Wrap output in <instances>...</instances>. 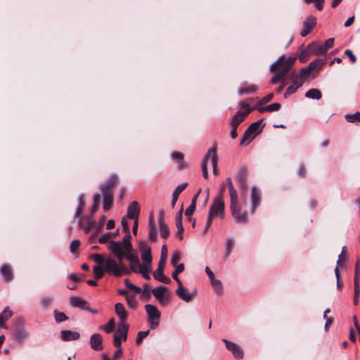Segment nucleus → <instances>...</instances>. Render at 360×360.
<instances>
[{
  "label": "nucleus",
  "instance_id": "nucleus-39",
  "mask_svg": "<svg viewBox=\"0 0 360 360\" xmlns=\"http://www.w3.org/2000/svg\"><path fill=\"white\" fill-rule=\"evenodd\" d=\"M345 118L347 122L350 123H360V112H356L354 114H347Z\"/></svg>",
  "mask_w": 360,
  "mask_h": 360
},
{
  "label": "nucleus",
  "instance_id": "nucleus-60",
  "mask_svg": "<svg viewBox=\"0 0 360 360\" xmlns=\"http://www.w3.org/2000/svg\"><path fill=\"white\" fill-rule=\"evenodd\" d=\"M139 250L141 252V254H142V252H148V251H149V252L151 251L150 247L145 241H141L139 243Z\"/></svg>",
  "mask_w": 360,
  "mask_h": 360
},
{
  "label": "nucleus",
  "instance_id": "nucleus-51",
  "mask_svg": "<svg viewBox=\"0 0 360 360\" xmlns=\"http://www.w3.org/2000/svg\"><path fill=\"white\" fill-rule=\"evenodd\" d=\"M127 304L132 309H136L137 306V301L135 295H127L126 297Z\"/></svg>",
  "mask_w": 360,
  "mask_h": 360
},
{
  "label": "nucleus",
  "instance_id": "nucleus-34",
  "mask_svg": "<svg viewBox=\"0 0 360 360\" xmlns=\"http://www.w3.org/2000/svg\"><path fill=\"white\" fill-rule=\"evenodd\" d=\"M129 328V326L127 323V321H120V323L117 324V328L114 335L120 337L123 333H125L126 331H128Z\"/></svg>",
  "mask_w": 360,
  "mask_h": 360
},
{
  "label": "nucleus",
  "instance_id": "nucleus-36",
  "mask_svg": "<svg viewBox=\"0 0 360 360\" xmlns=\"http://www.w3.org/2000/svg\"><path fill=\"white\" fill-rule=\"evenodd\" d=\"M159 226L160 236L165 239L167 238L170 235V231L165 221H162V219L160 220Z\"/></svg>",
  "mask_w": 360,
  "mask_h": 360
},
{
  "label": "nucleus",
  "instance_id": "nucleus-30",
  "mask_svg": "<svg viewBox=\"0 0 360 360\" xmlns=\"http://www.w3.org/2000/svg\"><path fill=\"white\" fill-rule=\"evenodd\" d=\"M103 196V208L105 211L110 210L113 203V193H102Z\"/></svg>",
  "mask_w": 360,
  "mask_h": 360
},
{
  "label": "nucleus",
  "instance_id": "nucleus-35",
  "mask_svg": "<svg viewBox=\"0 0 360 360\" xmlns=\"http://www.w3.org/2000/svg\"><path fill=\"white\" fill-rule=\"evenodd\" d=\"M226 181L229 191L231 200H235L236 198H238V195L237 192L233 187L231 179L230 177L226 178Z\"/></svg>",
  "mask_w": 360,
  "mask_h": 360
},
{
  "label": "nucleus",
  "instance_id": "nucleus-27",
  "mask_svg": "<svg viewBox=\"0 0 360 360\" xmlns=\"http://www.w3.org/2000/svg\"><path fill=\"white\" fill-rule=\"evenodd\" d=\"M188 186L187 183H184L182 184L179 185L172 193V207H174L176 202L178 200L179 195L184 191V189Z\"/></svg>",
  "mask_w": 360,
  "mask_h": 360
},
{
  "label": "nucleus",
  "instance_id": "nucleus-3",
  "mask_svg": "<svg viewBox=\"0 0 360 360\" xmlns=\"http://www.w3.org/2000/svg\"><path fill=\"white\" fill-rule=\"evenodd\" d=\"M224 209V201L223 197H221V194H218L214 198V201L210 208L207 221L204 230L205 233L208 231L212 224L213 219L215 217H219L221 219H224L225 217Z\"/></svg>",
  "mask_w": 360,
  "mask_h": 360
},
{
  "label": "nucleus",
  "instance_id": "nucleus-28",
  "mask_svg": "<svg viewBox=\"0 0 360 360\" xmlns=\"http://www.w3.org/2000/svg\"><path fill=\"white\" fill-rule=\"evenodd\" d=\"M172 157L174 160H177L179 169H184L187 167L186 162L184 160V154L178 151L173 152Z\"/></svg>",
  "mask_w": 360,
  "mask_h": 360
},
{
  "label": "nucleus",
  "instance_id": "nucleus-1",
  "mask_svg": "<svg viewBox=\"0 0 360 360\" xmlns=\"http://www.w3.org/2000/svg\"><path fill=\"white\" fill-rule=\"evenodd\" d=\"M90 258L99 265L103 264L106 273L115 277H121L130 274V270L125 264L111 257L105 259L100 254H92Z\"/></svg>",
  "mask_w": 360,
  "mask_h": 360
},
{
  "label": "nucleus",
  "instance_id": "nucleus-62",
  "mask_svg": "<svg viewBox=\"0 0 360 360\" xmlns=\"http://www.w3.org/2000/svg\"><path fill=\"white\" fill-rule=\"evenodd\" d=\"M297 89H298L292 84L287 88L285 92L284 93V97L287 98L288 96H290L291 94L295 93Z\"/></svg>",
  "mask_w": 360,
  "mask_h": 360
},
{
  "label": "nucleus",
  "instance_id": "nucleus-59",
  "mask_svg": "<svg viewBox=\"0 0 360 360\" xmlns=\"http://www.w3.org/2000/svg\"><path fill=\"white\" fill-rule=\"evenodd\" d=\"M274 98V94L273 93H270L269 94H267L266 96H264V98H262L257 103V105H263L267 103H269V101H271Z\"/></svg>",
  "mask_w": 360,
  "mask_h": 360
},
{
  "label": "nucleus",
  "instance_id": "nucleus-50",
  "mask_svg": "<svg viewBox=\"0 0 360 360\" xmlns=\"http://www.w3.org/2000/svg\"><path fill=\"white\" fill-rule=\"evenodd\" d=\"M150 333V330L146 331H139L137 334L136 343L137 345H141L143 342V340L146 338Z\"/></svg>",
  "mask_w": 360,
  "mask_h": 360
},
{
  "label": "nucleus",
  "instance_id": "nucleus-44",
  "mask_svg": "<svg viewBox=\"0 0 360 360\" xmlns=\"http://www.w3.org/2000/svg\"><path fill=\"white\" fill-rule=\"evenodd\" d=\"M310 55H312V54L310 51V49H309V46H307L306 47V49H304L301 52L300 57H299L300 61L302 63H306L309 60Z\"/></svg>",
  "mask_w": 360,
  "mask_h": 360
},
{
  "label": "nucleus",
  "instance_id": "nucleus-58",
  "mask_svg": "<svg viewBox=\"0 0 360 360\" xmlns=\"http://www.w3.org/2000/svg\"><path fill=\"white\" fill-rule=\"evenodd\" d=\"M181 259V254L179 252H175L171 258V264L174 266H176Z\"/></svg>",
  "mask_w": 360,
  "mask_h": 360
},
{
  "label": "nucleus",
  "instance_id": "nucleus-63",
  "mask_svg": "<svg viewBox=\"0 0 360 360\" xmlns=\"http://www.w3.org/2000/svg\"><path fill=\"white\" fill-rule=\"evenodd\" d=\"M281 108V105L279 103H274L266 106L268 112L278 111Z\"/></svg>",
  "mask_w": 360,
  "mask_h": 360
},
{
  "label": "nucleus",
  "instance_id": "nucleus-45",
  "mask_svg": "<svg viewBox=\"0 0 360 360\" xmlns=\"http://www.w3.org/2000/svg\"><path fill=\"white\" fill-rule=\"evenodd\" d=\"M141 259L143 262L142 265L151 266V263H152V260H153L151 251L150 252L148 251V252H142Z\"/></svg>",
  "mask_w": 360,
  "mask_h": 360
},
{
  "label": "nucleus",
  "instance_id": "nucleus-61",
  "mask_svg": "<svg viewBox=\"0 0 360 360\" xmlns=\"http://www.w3.org/2000/svg\"><path fill=\"white\" fill-rule=\"evenodd\" d=\"M182 214H183V207H181V209L178 212L176 217V228L179 227H184L182 224Z\"/></svg>",
  "mask_w": 360,
  "mask_h": 360
},
{
  "label": "nucleus",
  "instance_id": "nucleus-10",
  "mask_svg": "<svg viewBox=\"0 0 360 360\" xmlns=\"http://www.w3.org/2000/svg\"><path fill=\"white\" fill-rule=\"evenodd\" d=\"M70 304L73 307L79 308L80 309L90 311L92 314H98V310L90 308L88 302L80 297H71L70 298Z\"/></svg>",
  "mask_w": 360,
  "mask_h": 360
},
{
  "label": "nucleus",
  "instance_id": "nucleus-11",
  "mask_svg": "<svg viewBox=\"0 0 360 360\" xmlns=\"http://www.w3.org/2000/svg\"><path fill=\"white\" fill-rule=\"evenodd\" d=\"M222 341L226 344V349L232 353L234 358L238 359L243 358V350L238 345L226 339H222Z\"/></svg>",
  "mask_w": 360,
  "mask_h": 360
},
{
  "label": "nucleus",
  "instance_id": "nucleus-20",
  "mask_svg": "<svg viewBox=\"0 0 360 360\" xmlns=\"http://www.w3.org/2000/svg\"><path fill=\"white\" fill-rule=\"evenodd\" d=\"M80 334L77 331L64 330L60 332V338L65 342L73 341L79 339Z\"/></svg>",
  "mask_w": 360,
  "mask_h": 360
},
{
  "label": "nucleus",
  "instance_id": "nucleus-2",
  "mask_svg": "<svg viewBox=\"0 0 360 360\" xmlns=\"http://www.w3.org/2000/svg\"><path fill=\"white\" fill-rule=\"evenodd\" d=\"M131 236L127 233L122 239V241L110 240L108 249L114 254L118 262H122L124 259L125 252L130 253L133 252V246L131 243Z\"/></svg>",
  "mask_w": 360,
  "mask_h": 360
},
{
  "label": "nucleus",
  "instance_id": "nucleus-64",
  "mask_svg": "<svg viewBox=\"0 0 360 360\" xmlns=\"http://www.w3.org/2000/svg\"><path fill=\"white\" fill-rule=\"evenodd\" d=\"M112 237L111 233H106L101 236L98 239V243L101 244L106 243L109 241L110 238Z\"/></svg>",
  "mask_w": 360,
  "mask_h": 360
},
{
  "label": "nucleus",
  "instance_id": "nucleus-54",
  "mask_svg": "<svg viewBox=\"0 0 360 360\" xmlns=\"http://www.w3.org/2000/svg\"><path fill=\"white\" fill-rule=\"evenodd\" d=\"M115 321L113 319H110L108 323L103 327L107 333H110L115 330Z\"/></svg>",
  "mask_w": 360,
  "mask_h": 360
},
{
  "label": "nucleus",
  "instance_id": "nucleus-24",
  "mask_svg": "<svg viewBox=\"0 0 360 360\" xmlns=\"http://www.w3.org/2000/svg\"><path fill=\"white\" fill-rule=\"evenodd\" d=\"M115 310L120 321H127V319L128 318V313L126 311L123 304L117 303L115 305Z\"/></svg>",
  "mask_w": 360,
  "mask_h": 360
},
{
  "label": "nucleus",
  "instance_id": "nucleus-40",
  "mask_svg": "<svg viewBox=\"0 0 360 360\" xmlns=\"http://www.w3.org/2000/svg\"><path fill=\"white\" fill-rule=\"evenodd\" d=\"M263 122V120H259L255 122L252 123L248 127V132H251L252 134L254 133H259L261 131L262 129H260V126Z\"/></svg>",
  "mask_w": 360,
  "mask_h": 360
},
{
  "label": "nucleus",
  "instance_id": "nucleus-32",
  "mask_svg": "<svg viewBox=\"0 0 360 360\" xmlns=\"http://www.w3.org/2000/svg\"><path fill=\"white\" fill-rule=\"evenodd\" d=\"M308 46L312 55L325 54L323 45L321 44L318 42H313L309 44Z\"/></svg>",
  "mask_w": 360,
  "mask_h": 360
},
{
  "label": "nucleus",
  "instance_id": "nucleus-13",
  "mask_svg": "<svg viewBox=\"0 0 360 360\" xmlns=\"http://www.w3.org/2000/svg\"><path fill=\"white\" fill-rule=\"evenodd\" d=\"M166 262H159L158 266L156 271L153 273V277L155 280L162 282L165 284H169L171 279L164 274V269Z\"/></svg>",
  "mask_w": 360,
  "mask_h": 360
},
{
  "label": "nucleus",
  "instance_id": "nucleus-37",
  "mask_svg": "<svg viewBox=\"0 0 360 360\" xmlns=\"http://www.w3.org/2000/svg\"><path fill=\"white\" fill-rule=\"evenodd\" d=\"M305 96L309 98L319 100L321 98L322 94L318 89H311L306 92Z\"/></svg>",
  "mask_w": 360,
  "mask_h": 360
},
{
  "label": "nucleus",
  "instance_id": "nucleus-15",
  "mask_svg": "<svg viewBox=\"0 0 360 360\" xmlns=\"http://www.w3.org/2000/svg\"><path fill=\"white\" fill-rule=\"evenodd\" d=\"M123 255L124 258L130 262V270L132 272L138 273V267L139 268L141 266L139 257L134 255L132 252H130V253L125 252Z\"/></svg>",
  "mask_w": 360,
  "mask_h": 360
},
{
  "label": "nucleus",
  "instance_id": "nucleus-29",
  "mask_svg": "<svg viewBox=\"0 0 360 360\" xmlns=\"http://www.w3.org/2000/svg\"><path fill=\"white\" fill-rule=\"evenodd\" d=\"M13 312L8 307H6L0 314V327L7 328L6 321L12 316Z\"/></svg>",
  "mask_w": 360,
  "mask_h": 360
},
{
  "label": "nucleus",
  "instance_id": "nucleus-25",
  "mask_svg": "<svg viewBox=\"0 0 360 360\" xmlns=\"http://www.w3.org/2000/svg\"><path fill=\"white\" fill-rule=\"evenodd\" d=\"M168 290L166 286L160 285L152 290L153 295L161 304H163L165 300V293Z\"/></svg>",
  "mask_w": 360,
  "mask_h": 360
},
{
  "label": "nucleus",
  "instance_id": "nucleus-33",
  "mask_svg": "<svg viewBox=\"0 0 360 360\" xmlns=\"http://www.w3.org/2000/svg\"><path fill=\"white\" fill-rule=\"evenodd\" d=\"M325 64V59L324 58H316V60L311 61L308 67H309V69H310L312 71L315 70H319L320 69L322 68V67Z\"/></svg>",
  "mask_w": 360,
  "mask_h": 360
},
{
  "label": "nucleus",
  "instance_id": "nucleus-23",
  "mask_svg": "<svg viewBox=\"0 0 360 360\" xmlns=\"http://www.w3.org/2000/svg\"><path fill=\"white\" fill-rule=\"evenodd\" d=\"M94 224L95 221L92 219L91 216L82 219L79 223V227L84 229L86 233H89Z\"/></svg>",
  "mask_w": 360,
  "mask_h": 360
},
{
  "label": "nucleus",
  "instance_id": "nucleus-46",
  "mask_svg": "<svg viewBox=\"0 0 360 360\" xmlns=\"http://www.w3.org/2000/svg\"><path fill=\"white\" fill-rule=\"evenodd\" d=\"M141 299L146 301H149L151 298L150 289L148 284H145L141 292Z\"/></svg>",
  "mask_w": 360,
  "mask_h": 360
},
{
  "label": "nucleus",
  "instance_id": "nucleus-12",
  "mask_svg": "<svg viewBox=\"0 0 360 360\" xmlns=\"http://www.w3.org/2000/svg\"><path fill=\"white\" fill-rule=\"evenodd\" d=\"M119 178L117 175H112L100 187L102 193H113V189L117 185Z\"/></svg>",
  "mask_w": 360,
  "mask_h": 360
},
{
  "label": "nucleus",
  "instance_id": "nucleus-42",
  "mask_svg": "<svg viewBox=\"0 0 360 360\" xmlns=\"http://www.w3.org/2000/svg\"><path fill=\"white\" fill-rule=\"evenodd\" d=\"M211 283L216 293L219 295H221L223 293V285L221 282L219 280L214 278V280L211 281Z\"/></svg>",
  "mask_w": 360,
  "mask_h": 360
},
{
  "label": "nucleus",
  "instance_id": "nucleus-53",
  "mask_svg": "<svg viewBox=\"0 0 360 360\" xmlns=\"http://www.w3.org/2000/svg\"><path fill=\"white\" fill-rule=\"evenodd\" d=\"M184 271V264H180L176 266L174 271L172 273V278L174 280L179 278L178 275Z\"/></svg>",
  "mask_w": 360,
  "mask_h": 360
},
{
  "label": "nucleus",
  "instance_id": "nucleus-18",
  "mask_svg": "<svg viewBox=\"0 0 360 360\" xmlns=\"http://www.w3.org/2000/svg\"><path fill=\"white\" fill-rule=\"evenodd\" d=\"M1 274L2 275L4 281L8 283L11 282L13 278V271L11 266L8 264H4L0 269Z\"/></svg>",
  "mask_w": 360,
  "mask_h": 360
},
{
  "label": "nucleus",
  "instance_id": "nucleus-5",
  "mask_svg": "<svg viewBox=\"0 0 360 360\" xmlns=\"http://www.w3.org/2000/svg\"><path fill=\"white\" fill-rule=\"evenodd\" d=\"M239 105L244 110H238L232 117L230 122L231 128H238L239 124L245 120V117L256 108V107H249V104L245 101H240Z\"/></svg>",
  "mask_w": 360,
  "mask_h": 360
},
{
  "label": "nucleus",
  "instance_id": "nucleus-8",
  "mask_svg": "<svg viewBox=\"0 0 360 360\" xmlns=\"http://www.w3.org/2000/svg\"><path fill=\"white\" fill-rule=\"evenodd\" d=\"M238 200L236 198L235 200H231L230 209L232 216L238 223H247L248 221L246 212H243L239 208Z\"/></svg>",
  "mask_w": 360,
  "mask_h": 360
},
{
  "label": "nucleus",
  "instance_id": "nucleus-38",
  "mask_svg": "<svg viewBox=\"0 0 360 360\" xmlns=\"http://www.w3.org/2000/svg\"><path fill=\"white\" fill-rule=\"evenodd\" d=\"M151 271V266H146V265H141L138 273L141 274L143 277L146 280H150V276H149V273Z\"/></svg>",
  "mask_w": 360,
  "mask_h": 360
},
{
  "label": "nucleus",
  "instance_id": "nucleus-19",
  "mask_svg": "<svg viewBox=\"0 0 360 360\" xmlns=\"http://www.w3.org/2000/svg\"><path fill=\"white\" fill-rule=\"evenodd\" d=\"M103 338L101 334L94 333L90 338L91 347L95 351H101L103 347L102 345Z\"/></svg>",
  "mask_w": 360,
  "mask_h": 360
},
{
  "label": "nucleus",
  "instance_id": "nucleus-56",
  "mask_svg": "<svg viewBox=\"0 0 360 360\" xmlns=\"http://www.w3.org/2000/svg\"><path fill=\"white\" fill-rule=\"evenodd\" d=\"M311 72V70L309 69V67L307 66V68H302L300 71V74L298 75L299 77L305 80L309 77Z\"/></svg>",
  "mask_w": 360,
  "mask_h": 360
},
{
  "label": "nucleus",
  "instance_id": "nucleus-6",
  "mask_svg": "<svg viewBox=\"0 0 360 360\" xmlns=\"http://www.w3.org/2000/svg\"><path fill=\"white\" fill-rule=\"evenodd\" d=\"M295 60L296 58L295 57L286 58L285 56H282L278 58L276 62L271 65L270 70L271 72L285 71L284 72L287 76L290 70L292 69Z\"/></svg>",
  "mask_w": 360,
  "mask_h": 360
},
{
  "label": "nucleus",
  "instance_id": "nucleus-31",
  "mask_svg": "<svg viewBox=\"0 0 360 360\" xmlns=\"http://www.w3.org/2000/svg\"><path fill=\"white\" fill-rule=\"evenodd\" d=\"M176 293L179 298L186 302H190L193 300L194 295L190 293L186 288L180 291L176 290Z\"/></svg>",
  "mask_w": 360,
  "mask_h": 360
},
{
  "label": "nucleus",
  "instance_id": "nucleus-57",
  "mask_svg": "<svg viewBox=\"0 0 360 360\" xmlns=\"http://www.w3.org/2000/svg\"><path fill=\"white\" fill-rule=\"evenodd\" d=\"M335 39L334 38H329L325 41V44L323 45V49L324 50L325 53L333 46L334 45Z\"/></svg>",
  "mask_w": 360,
  "mask_h": 360
},
{
  "label": "nucleus",
  "instance_id": "nucleus-47",
  "mask_svg": "<svg viewBox=\"0 0 360 360\" xmlns=\"http://www.w3.org/2000/svg\"><path fill=\"white\" fill-rule=\"evenodd\" d=\"M105 271L104 266L101 267L100 266H95L94 267V273L96 279H101L104 276Z\"/></svg>",
  "mask_w": 360,
  "mask_h": 360
},
{
  "label": "nucleus",
  "instance_id": "nucleus-48",
  "mask_svg": "<svg viewBox=\"0 0 360 360\" xmlns=\"http://www.w3.org/2000/svg\"><path fill=\"white\" fill-rule=\"evenodd\" d=\"M278 72L272 77L271 79V84H277L280 81L283 80L286 75H285V71H277Z\"/></svg>",
  "mask_w": 360,
  "mask_h": 360
},
{
  "label": "nucleus",
  "instance_id": "nucleus-14",
  "mask_svg": "<svg viewBox=\"0 0 360 360\" xmlns=\"http://www.w3.org/2000/svg\"><path fill=\"white\" fill-rule=\"evenodd\" d=\"M316 25V19L314 16H309L303 22V29L300 32V35L303 37L308 35Z\"/></svg>",
  "mask_w": 360,
  "mask_h": 360
},
{
  "label": "nucleus",
  "instance_id": "nucleus-9",
  "mask_svg": "<svg viewBox=\"0 0 360 360\" xmlns=\"http://www.w3.org/2000/svg\"><path fill=\"white\" fill-rule=\"evenodd\" d=\"M248 168L245 166L240 167L236 175V181L243 193H245L248 191Z\"/></svg>",
  "mask_w": 360,
  "mask_h": 360
},
{
  "label": "nucleus",
  "instance_id": "nucleus-7",
  "mask_svg": "<svg viewBox=\"0 0 360 360\" xmlns=\"http://www.w3.org/2000/svg\"><path fill=\"white\" fill-rule=\"evenodd\" d=\"M145 309L148 315V322L150 323V329H155L160 323V312L155 305L146 304Z\"/></svg>",
  "mask_w": 360,
  "mask_h": 360
},
{
  "label": "nucleus",
  "instance_id": "nucleus-22",
  "mask_svg": "<svg viewBox=\"0 0 360 360\" xmlns=\"http://www.w3.org/2000/svg\"><path fill=\"white\" fill-rule=\"evenodd\" d=\"M258 90V86L256 84L245 83L238 89V94L240 96L245 94H251L256 93Z\"/></svg>",
  "mask_w": 360,
  "mask_h": 360
},
{
  "label": "nucleus",
  "instance_id": "nucleus-49",
  "mask_svg": "<svg viewBox=\"0 0 360 360\" xmlns=\"http://www.w3.org/2000/svg\"><path fill=\"white\" fill-rule=\"evenodd\" d=\"M55 320L57 323H60L68 319V317L63 313L55 310L53 311Z\"/></svg>",
  "mask_w": 360,
  "mask_h": 360
},
{
  "label": "nucleus",
  "instance_id": "nucleus-41",
  "mask_svg": "<svg viewBox=\"0 0 360 360\" xmlns=\"http://www.w3.org/2000/svg\"><path fill=\"white\" fill-rule=\"evenodd\" d=\"M252 134L251 132H248V129H247L243 135V137L241 139V141H240V145L241 146H245V145H248L250 143V141L255 138V135L252 136V137H250V136L252 135Z\"/></svg>",
  "mask_w": 360,
  "mask_h": 360
},
{
  "label": "nucleus",
  "instance_id": "nucleus-26",
  "mask_svg": "<svg viewBox=\"0 0 360 360\" xmlns=\"http://www.w3.org/2000/svg\"><path fill=\"white\" fill-rule=\"evenodd\" d=\"M12 335L18 342H22L28 337L27 333L22 327H17Z\"/></svg>",
  "mask_w": 360,
  "mask_h": 360
},
{
  "label": "nucleus",
  "instance_id": "nucleus-4",
  "mask_svg": "<svg viewBox=\"0 0 360 360\" xmlns=\"http://www.w3.org/2000/svg\"><path fill=\"white\" fill-rule=\"evenodd\" d=\"M210 159L211 160V163L213 168V174L218 175L219 169L217 167L218 155L217 153V146H213L208 150L202 162V176L206 179H208L207 161Z\"/></svg>",
  "mask_w": 360,
  "mask_h": 360
},
{
  "label": "nucleus",
  "instance_id": "nucleus-21",
  "mask_svg": "<svg viewBox=\"0 0 360 360\" xmlns=\"http://www.w3.org/2000/svg\"><path fill=\"white\" fill-rule=\"evenodd\" d=\"M157 230L155 224L154 216L150 213L149 217V233L148 237L150 241L155 242L157 240Z\"/></svg>",
  "mask_w": 360,
  "mask_h": 360
},
{
  "label": "nucleus",
  "instance_id": "nucleus-16",
  "mask_svg": "<svg viewBox=\"0 0 360 360\" xmlns=\"http://www.w3.org/2000/svg\"><path fill=\"white\" fill-rule=\"evenodd\" d=\"M260 202L261 193L255 186H252L251 187V204L252 213L255 212L257 207L260 205Z\"/></svg>",
  "mask_w": 360,
  "mask_h": 360
},
{
  "label": "nucleus",
  "instance_id": "nucleus-17",
  "mask_svg": "<svg viewBox=\"0 0 360 360\" xmlns=\"http://www.w3.org/2000/svg\"><path fill=\"white\" fill-rule=\"evenodd\" d=\"M140 213V207L138 202H131L127 209V217L131 219L138 220Z\"/></svg>",
  "mask_w": 360,
  "mask_h": 360
},
{
  "label": "nucleus",
  "instance_id": "nucleus-43",
  "mask_svg": "<svg viewBox=\"0 0 360 360\" xmlns=\"http://www.w3.org/2000/svg\"><path fill=\"white\" fill-rule=\"evenodd\" d=\"M101 198V195L100 193H96L94 195V205L91 207V214H94L98 210Z\"/></svg>",
  "mask_w": 360,
  "mask_h": 360
},
{
  "label": "nucleus",
  "instance_id": "nucleus-55",
  "mask_svg": "<svg viewBox=\"0 0 360 360\" xmlns=\"http://www.w3.org/2000/svg\"><path fill=\"white\" fill-rule=\"evenodd\" d=\"M307 4L315 3L316 8L321 11L323 8L324 0H304Z\"/></svg>",
  "mask_w": 360,
  "mask_h": 360
},
{
  "label": "nucleus",
  "instance_id": "nucleus-52",
  "mask_svg": "<svg viewBox=\"0 0 360 360\" xmlns=\"http://www.w3.org/2000/svg\"><path fill=\"white\" fill-rule=\"evenodd\" d=\"M233 246H234L233 240L231 238L228 239L226 241V243L225 257H228L230 255L231 250L233 248Z\"/></svg>",
  "mask_w": 360,
  "mask_h": 360
}]
</instances>
